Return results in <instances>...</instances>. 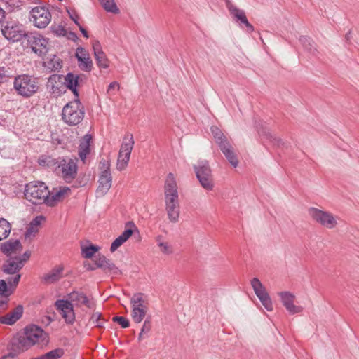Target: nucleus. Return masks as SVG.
<instances>
[{
  "label": "nucleus",
  "mask_w": 359,
  "mask_h": 359,
  "mask_svg": "<svg viewBox=\"0 0 359 359\" xmlns=\"http://www.w3.org/2000/svg\"><path fill=\"white\" fill-rule=\"evenodd\" d=\"M13 88L18 95L28 98L38 92L39 79L27 74L18 75L14 79Z\"/></svg>",
  "instance_id": "nucleus-1"
},
{
  "label": "nucleus",
  "mask_w": 359,
  "mask_h": 359,
  "mask_svg": "<svg viewBox=\"0 0 359 359\" xmlns=\"http://www.w3.org/2000/svg\"><path fill=\"white\" fill-rule=\"evenodd\" d=\"M85 109L79 98L66 104L62 111V118L69 126H77L84 118Z\"/></svg>",
  "instance_id": "nucleus-2"
},
{
  "label": "nucleus",
  "mask_w": 359,
  "mask_h": 359,
  "mask_svg": "<svg viewBox=\"0 0 359 359\" xmlns=\"http://www.w3.org/2000/svg\"><path fill=\"white\" fill-rule=\"evenodd\" d=\"M49 194L48 187L42 182L27 184L24 191L25 198L34 205L46 204Z\"/></svg>",
  "instance_id": "nucleus-3"
},
{
  "label": "nucleus",
  "mask_w": 359,
  "mask_h": 359,
  "mask_svg": "<svg viewBox=\"0 0 359 359\" xmlns=\"http://www.w3.org/2000/svg\"><path fill=\"white\" fill-rule=\"evenodd\" d=\"M210 130L216 144L227 161L233 167L236 168L238 164V160L227 137L217 126H212Z\"/></svg>",
  "instance_id": "nucleus-4"
},
{
  "label": "nucleus",
  "mask_w": 359,
  "mask_h": 359,
  "mask_svg": "<svg viewBox=\"0 0 359 359\" xmlns=\"http://www.w3.org/2000/svg\"><path fill=\"white\" fill-rule=\"evenodd\" d=\"M194 170L201 187L206 191H212L215 184L208 161H198L197 164L194 165Z\"/></svg>",
  "instance_id": "nucleus-5"
},
{
  "label": "nucleus",
  "mask_w": 359,
  "mask_h": 359,
  "mask_svg": "<svg viewBox=\"0 0 359 359\" xmlns=\"http://www.w3.org/2000/svg\"><path fill=\"white\" fill-rule=\"evenodd\" d=\"M25 39L27 47H29L39 56H42L48 51V39L41 34L36 32H28Z\"/></svg>",
  "instance_id": "nucleus-6"
},
{
  "label": "nucleus",
  "mask_w": 359,
  "mask_h": 359,
  "mask_svg": "<svg viewBox=\"0 0 359 359\" xmlns=\"http://www.w3.org/2000/svg\"><path fill=\"white\" fill-rule=\"evenodd\" d=\"M52 18L48 8L44 6H36L33 8L29 15V20L34 27L43 29L47 27Z\"/></svg>",
  "instance_id": "nucleus-7"
},
{
  "label": "nucleus",
  "mask_w": 359,
  "mask_h": 359,
  "mask_svg": "<svg viewBox=\"0 0 359 359\" xmlns=\"http://www.w3.org/2000/svg\"><path fill=\"white\" fill-rule=\"evenodd\" d=\"M1 32L5 38L12 42L20 41L23 38L25 39L28 34L22 25L15 22H6V25L2 26Z\"/></svg>",
  "instance_id": "nucleus-8"
},
{
  "label": "nucleus",
  "mask_w": 359,
  "mask_h": 359,
  "mask_svg": "<svg viewBox=\"0 0 359 359\" xmlns=\"http://www.w3.org/2000/svg\"><path fill=\"white\" fill-rule=\"evenodd\" d=\"M57 168L61 172V175L64 180L69 183L75 179L78 166L76 160L72 158H62L57 163Z\"/></svg>",
  "instance_id": "nucleus-9"
},
{
  "label": "nucleus",
  "mask_w": 359,
  "mask_h": 359,
  "mask_svg": "<svg viewBox=\"0 0 359 359\" xmlns=\"http://www.w3.org/2000/svg\"><path fill=\"white\" fill-rule=\"evenodd\" d=\"M25 334L29 341L33 343V346L38 344L40 346L47 345L49 342L48 334L39 326L30 325L25 328Z\"/></svg>",
  "instance_id": "nucleus-10"
},
{
  "label": "nucleus",
  "mask_w": 359,
  "mask_h": 359,
  "mask_svg": "<svg viewBox=\"0 0 359 359\" xmlns=\"http://www.w3.org/2000/svg\"><path fill=\"white\" fill-rule=\"evenodd\" d=\"M309 214L313 220L327 229H333L337 224V222L332 214L316 208H310Z\"/></svg>",
  "instance_id": "nucleus-11"
},
{
  "label": "nucleus",
  "mask_w": 359,
  "mask_h": 359,
  "mask_svg": "<svg viewBox=\"0 0 359 359\" xmlns=\"http://www.w3.org/2000/svg\"><path fill=\"white\" fill-rule=\"evenodd\" d=\"M226 4L231 17L233 20L238 24L239 27L241 28H243L244 27H246V31L248 33L254 32V27L248 20L245 11L237 8L229 1H226Z\"/></svg>",
  "instance_id": "nucleus-12"
},
{
  "label": "nucleus",
  "mask_w": 359,
  "mask_h": 359,
  "mask_svg": "<svg viewBox=\"0 0 359 359\" xmlns=\"http://www.w3.org/2000/svg\"><path fill=\"white\" fill-rule=\"evenodd\" d=\"M55 306L67 324L72 325L74 323L75 313L73 305L69 300L58 299L55 302Z\"/></svg>",
  "instance_id": "nucleus-13"
},
{
  "label": "nucleus",
  "mask_w": 359,
  "mask_h": 359,
  "mask_svg": "<svg viewBox=\"0 0 359 359\" xmlns=\"http://www.w3.org/2000/svg\"><path fill=\"white\" fill-rule=\"evenodd\" d=\"M178 187L174 175L172 172L168 174L165 184V201H179Z\"/></svg>",
  "instance_id": "nucleus-14"
},
{
  "label": "nucleus",
  "mask_w": 359,
  "mask_h": 359,
  "mask_svg": "<svg viewBox=\"0 0 359 359\" xmlns=\"http://www.w3.org/2000/svg\"><path fill=\"white\" fill-rule=\"evenodd\" d=\"M86 80L83 74H76L73 72H69L65 76V86L70 90L75 98H79V93L77 87L79 86Z\"/></svg>",
  "instance_id": "nucleus-15"
},
{
  "label": "nucleus",
  "mask_w": 359,
  "mask_h": 359,
  "mask_svg": "<svg viewBox=\"0 0 359 359\" xmlns=\"http://www.w3.org/2000/svg\"><path fill=\"white\" fill-rule=\"evenodd\" d=\"M97 264V267L101 269L105 273H109L114 276H118L121 274V270L111 262L107 259L104 255H99L95 257L93 260Z\"/></svg>",
  "instance_id": "nucleus-16"
},
{
  "label": "nucleus",
  "mask_w": 359,
  "mask_h": 359,
  "mask_svg": "<svg viewBox=\"0 0 359 359\" xmlns=\"http://www.w3.org/2000/svg\"><path fill=\"white\" fill-rule=\"evenodd\" d=\"M283 305L290 314H295L302 311V306L294 304L295 296L290 292H280L278 293Z\"/></svg>",
  "instance_id": "nucleus-17"
},
{
  "label": "nucleus",
  "mask_w": 359,
  "mask_h": 359,
  "mask_svg": "<svg viewBox=\"0 0 359 359\" xmlns=\"http://www.w3.org/2000/svg\"><path fill=\"white\" fill-rule=\"evenodd\" d=\"M32 346L33 343L29 341L24 332L21 335L13 337L11 343V350L18 353V355L20 353L28 350Z\"/></svg>",
  "instance_id": "nucleus-18"
},
{
  "label": "nucleus",
  "mask_w": 359,
  "mask_h": 359,
  "mask_svg": "<svg viewBox=\"0 0 359 359\" xmlns=\"http://www.w3.org/2000/svg\"><path fill=\"white\" fill-rule=\"evenodd\" d=\"M98 187L97 194L100 196H104L111 187L112 177L110 170L101 171L98 180Z\"/></svg>",
  "instance_id": "nucleus-19"
},
{
  "label": "nucleus",
  "mask_w": 359,
  "mask_h": 359,
  "mask_svg": "<svg viewBox=\"0 0 359 359\" xmlns=\"http://www.w3.org/2000/svg\"><path fill=\"white\" fill-rule=\"evenodd\" d=\"M48 86L52 94L55 96H60L65 92V86L61 81V76L57 74H53L48 79Z\"/></svg>",
  "instance_id": "nucleus-20"
},
{
  "label": "nucleus",
  "mask_w": 359,
  "mask_h": 359,
  "mask_svg": "<svg viewBox=\"0 0 359 359\" xmlns=\"http://www.w3.org/2000/svg\"><path fill=\"white\" fill-rule=\"evenodd\" d=\"M23 267L20 257L8 259L3 265L2 270L6 274H17Z\"/></svg>",
  "instance_id": "nucleus-21"
},
{
  "label": "nucleus",
  "mask_w": 359,
  "mask_h": 359,
  "mask_svg": "<svg viewBox=\"0 0 359 359\" xmlns=\"http://www.w3.org/2000/svg\"><path fill=\"white\" fill-rule=\"evenodd\" d=\"M69 192H70V189L66 187H60L59 189H53L52 191H50L46 205L50 207L54 206L62 201Z\"/></svg>",
  "instance_id": "nucleus-22"
},
{
  "label": "nucleus",
  "mask_w": 359,
  "mask_h": 359,
  "mask_svg": "<svg viewBox=\"0 0 359 359\" xmlns=\"http://www.w3.org/2000/svg\"><path fill=\"white\" fill-rule=\"evenodd\" d=\"M23 306H17L12 311L0 318V323L6 325H13L16 323L23 314Z\"/></svg>",
  "instance_id": "nucleus-23"
},
{
  "label": "nucleus",
  "mask_w": 359,
  "mask_h": 359,
  "mask_svg": "<svg viewBox=\"0 0 359 359\" xmlns=\"http://www.w3.org/2000/svg\"><path fill=\"white\" fill-rule=\"evenodd\" d=\"M165 210L169 220L171 222L176 223L180 217V202L179 201H165Z\"/></svg>",
  "instance_id": "nucleus-24"
},
{
  "label": "nucleus",
  "mask_w": 359,
  "mask_h": 359,
  "mask_svg": "<svg viewBox=\"0 0 359 359\" xmlns=\"http://www.w3.org/2000/svg\"><path fill=\"white\" fill-rule=\"evenodd\" d=\"M93 48L97 66L100 68H107L109 62L105 53L102 51L100 43L99 42L95 43L93 46Z\"/></svg>",
  "instance_id": "nucleus-25"
},
{
  "label": "nucleus",
  "mask_w": 359,
  "mask_h": 359,
  "mask_svg": "<svg viewBox=\"0 0 359 359\" xmlns=\"http://www.w3.org/2000/svg\"><path fill=\"white\" fill-rule=\"evenodd\" d=\"M69 302H75L76 305H85L89 309H92L93 303L90 302L87 296L81 292L73 291L68 294Z\"/></svg>",
  "instance_id": "nucleus-26"
},
{
  "label": "nucleus",
  "mask_w": 359,
  "mask_h": 359,
  "mask_svg": "<svg viewBox=\"0 0 359 359\" xmlns=\"http://www.w3.org/2000/svg\"><path fill=\"white\" fill-rule=\"evenodd\" d=\"M135 142L132 134L124 137L123 142L119 151L120 157L125 156V158L130 159L131 151L133 150Z\"/></svg>",
  "instance_id": "nucleus-27"
},
{
  "label": "nucleus",
  "mask_w": 359,
  "mask_h": 359,
  "mask_svg": "<svg viewBox=\"0 0 359 359\" xmlns=\"http://www.w3.org/2000/svg\"><path fill=\"white\" fill-rule=\"evenodd\" d=\"M92 136L90 134H86L79 146V156L82 161H85L86 156L90 154V145Z\"/></svg>",
  "instance_id": "nucleus-28"
},
{
  "label": "nucleus",
  "mask_w": 359,
  "mask_h": 359,
  "mask_svg": "<svg viewBox=\"0 0 359 359\" xmlns=\"http://www.w3.org/2000/svg\"><path fill=\"white\" fill-rule=\"evenodd\" d=\"M92 136L90 134H86L79 146V156L82 161H85L86 156L90 154V145Z\"/></svg>",
  "instance_id": "nucleus-29"
},
{
  "label": "nucleus",
  "mask_w": 359,
  "mask_h": 359,
  "mask_svg": "<svg viewBox=\"0 0 359 359\" xmlns=\"http://www.w3.org/2000/svg\"><path fill=\"white\" fill-rule=\"evenodd\" d=\"M62 271L63 267L62 266L55 267L49 273L43 276V282L46 284H51L58 281L62 278Z\"/></svg>",
  "instance_id": "nucleus-30"
},
{
  "label": "nucleus",
  "mask_w": 359,
  "mask_h": 359,
  "mask_svg": "<svg viewBox=\"0 0 359 359\" xmlns=\"http://www.w3.org/2000/svg\"><path fill=\"white\" fill-rule=\"evenodd\" d=\"M256 127L260 136H262L264 138H266L278 147L283 144L282 140L280 138L273 136L269 130L266 127H264L262 124H257Z\"/></svg>",
  "instance_id": "nucleus-31"
},
{
  "label": "nucleus",
  "mask_w": 359,
  "mask_h": 359,
  "mask_svg": "<svg viewBox=\"0 0 359 359\" xmlns=\"http://www.w3.org/2000/svg\"><path fill=\"white\" fill-rule=\"evenodd\" d=\"M18 248L22 249V245L19 240L10 239L1 245V250L6 255H9Z\"/></svg>",
  "instance_id": "nucleus-32"
},
{
  "label": "nucleus",
  "mask_w": 359,
  "mask_h": 359,
  "mask_svg": "<svg viewBox=\"0 0 359 359\" xmlns=\"http://www.w3.org/2000/svg\"><path fill=\"white\" fill-rule=\"evenodd\" d=\"M251 285L258 299L260 300L264 297L269 295L266 288L257 278H253L251 280Z\"/></svg>",
  "instance_id": "nucleus-33"
},
{
  "label": "nucleus",
  "mask_w": 359,
  "mask_h": 359,
  "mask_svg": "<svg viewBox=\"0 0 359 359\" xmlns=\"http://www.w3.org/2000/svg\"><path fill=\"white\" fill-rule=\"evenodd\" d=\"M299 42L308 53L313 55H316L318 50L316 48L314 41L309 37L302 36L299 37Z\"/></svg>",
  "instance_id": "nucleus-34"
},
{
  "label": "nucleus",
  "mask_w": 359,
  "mask_h": 359,
  "mask_svg": "<svg viewBox=\"0 0 359 359\" xmlns=\"http://www.w3.org/2000/svg\"><path fill=\"white\" fill-rule=\"evenodd\" d=\"M102 8L107 11L114 14L120 13L114 0H98Z\"/></svg>",
  "instance_id": "nucleus-35"
},
{
  "label": "nucleus",
  "mask_w": 359,
  "mask_h": 359,
  "mask_svg": "<svg viewBox=\"0 0 359 359\" xmlns=\"http://www.w3.org/2000/svg\"><path fill=\"white\" fill-rule=\"evenodd\" d=\"M97 245L90 244L89 245H81V255L85 259H90L99 250Z\"/></svg>",
  "instance_id": "nucleus-36"
},
{
  "label": "nucleus",
  "mask_w": 359,
  "mask_h": 359,
  "mask_svg": "<svg viewBox=\"0 0 359 359\" xmlns=\"http://www.w3.org/2000/svg\"><path fill=\"white\" fill-rule=\"evenodd\" d=\"M10 223L4 218H0V241L6 238L11 232Z\"/></svg>",
  "instance_id": "nucleus-37"
},
{
  "label": "nucleus",
  "mask_w": 359,
  "mask_h": 359,
  "mask_svg": "<svg viewBox=\"0 0 359 359\" xmlns=\"http://www.w3.org/2000/svg\"><path fill=\"white\" fill-rule=\"evenodd\" d=\"M132 307H137L139 309H144L147 311V306L145 304L144 300L143 299L142 293L135 294L130 299Z\"/></svg>",
  "instance_id": "nucleus-38"
},
{
  "label": "nucleus",
  "mask_w": 359,
  "mask_h": 359,
  "mask_svg": "<svg viewBox=\"0 0 359 359\" xmlns=\"http://www.w3.org/2000/svg\"><path fill=\"white\" fill-rule=\"evenodd\" d=\"M146 309L133 307L132 310V318L135 323H140L144 319L147 313Z\"/></svg>",
  "instance_id": "nucleus-39"
},
{
  "label": "nucleus",
  "mask_w": 359,
  "mask_h": 359,
  "mask_svg": "<svg viewBox=\"0 0 359 359\" xmlns=\"http://www.w3.org/2000/svg\"><path fill=\"white\" fill-rule=\"evenodd\" d=\"M58 161L56 159L49 156H41L38 159V163L43 167L50 168L53 165H56Z\"/></svg>",
  "instance_id": "nucleus-40"
},
{
  "label": "nucleus",
  "mask_w": 359,
  "mask_h": 359,
  "mask_svg": "<svg viewBox=\"0 0 359 359\" xmlns=\"http://www.w3.org/2000/svg\"><path fill=\"white\" fill-rule=\"evenodd\" d=\"M90 321L95 327L102 328L104 327L106 320L102 318L101 313L94 312L90 317Z\"/></svg>",
  "instance_id": "nucleus-41"
},
{
  "label": "nucleus",
  "mask_w": 359,
  "mask_h": 359,
  "mask_svg": "<svg viewBox=\"0 0 359 359\" xmlns=\"http://www.w3.org/2000/svg\"><path fill=\"white\" fill-rule=\"evenodd\" d=\"M78 63L79 67L83 71L89 72L93 69V61L90 58H87V60L79 58Z\"/></svg>",
  "instance_id": "nucleus-42"
},
{
  "label": "nucleus",
  "mask_w": 359,
  "mask_h": 359,
  "mask_svg": "<svg viewBox=\"0 0 359 359\" xmlns=\"http://www.w3.org/2000/svg\"><path fill=\"white\" fill-rule=\"evenodd\" d=\"M20 278H21V275L20 273H17L13 277L8 278L7 280H6L8 286L10 287V289L11 290L13 293L15 290V289L20 282Z\"/></svg>",
  "instance_id": "nucleus-43"
},
{
  "label": "nucleus",
  "mask_w": 359,
  "mask_h": 359,
  "mask_svg": "<svg viewBox=\"0 0 359 359\" xmlns=\"http://www.w3.org/2000/svg\"><path fill=\"white\" fill-rule=\"evenodd\" d=\"M13 294V292L8 286L7 283L4 280H0V296L8 297Z\"/></svg>",
  "instance_id": "nucleus-44"
},
{
  "label": "nucleus",
  "mask_w": 359,
  "mask_h": 359,
  "mask_svg": "<svg viewBox=\"0 0 359 359\" xmlns=\"http://www.w3.org/2000/svg\"><path fill=\"white\" fill-rule=\"evenodd\" d=\"M161 236H158L156 238L158 245L161 248V251L165 255H169L172 253V250L169 244L166 242L161 241Z\"/></svg>",
  "instance_id": "nucleus-45"
},
{
  "label": "nucleus",
  "mask_w": 359,
  "mask_h": 359,
  "mask_svg": "<svg viewBox=\"0 0 359 359\" xmlns=\"http://www.w3.org/2000/svg\"><path fill=\"white\" fill-rule=\"evenodd\" d=\"M47 67L52 71H56L61 69L62 62L59 58L54 55V57L51 59L49 62H48Z\"/></svg>",
  "instance_id": "nucleus-46"
},
{
  "label": "nucleus",
  "mask_w": 359,
  "mask_h": 359,
  "mask_svg": "<svg viewBox=\"0 0 359 359\" xmlns=\"http://www.w3.org/2000/svg\"><path fill=\"white\" fill-rule=\"evenodd\" d=\"M112 320L118 323L122 328H127L130 326L129 320L123 316H114Z\"/></svg>",
  "instance_id": "nucleus-47"
},
{
  "label": "nucleus",
  "mask_w": 359,
  "mask_h": 359,
  "mask_svg": "<svg viewBox=\"0 0 359 359\" xmlns=\"http://www.w3.org/2000/svg\"><path fill=\"white\" fill-rule=\"evenodd\" d=\"M39 231V228L36 226H32L31 224H29L26 229V231L25 233V238H30L32 237H34L36 234Z\"/></svg>",
  "instance_id": "nucleus-48"
},
{
  "label": "nucleus",
  "mask_w": 359,
  "mask_h": 359,
  "mask_svg": "<svg viewBox=\"0 0 359 359\" xmlns=\"http://www.w3.org/2000/svg\"><path fill=\"white\" fill-rule=\"evenodd\" d=\"M75 57L79 61V58H81L82 60H87V58H90L88 53L82 47H79L76 48Z\"/></svg>",
  "instance_id": "nucleus-49"
},
{
  "label": "nucleus",
  "mask_w": 359,
  "mask_h": 359,
  "mask_svg": "<svg viewBox=\"0 0 359 359\" xmlns=\"http://www.w3.org/2000/svg\"><path fill=\"white\" fill-rule=\"evenodd\" d=\"M125 158V156L120 157V154H118V160H117V165L116 168L118 170H123L126 168V167L128 165V161L130 159Z\"/></svg>",
  "instance_id": "nucleus-50"
},
{
  "label": "nucleus",
  "mask_w": 359,
  "mask_h": 359,
  "mask_svg": "<svg viewBox=\"0 0 359 359\" xmlns=\"http://www.w3.org/2000/svg\"><path fill=\"white\" fill-rule=\"evenodd\" d=\"M259 301L267 311H271L273 310V304L269 295L261 299Z\"/></svg>",
  "instance_id": "nucleus-51"
},
{
  "label": "nucleus",
  "mask_w": 359,
  "mask_h": 359,
  "mask_svg": "<svg viewBox=\"0 0 359 359\" xmlns=\"http://www.w3.org/2000/svg\"><path fill=\"white\" fill-rule=\"evenodd\" d=\"M151 329V317L149 316L144 320V324L142 327L141 331H142V332H144V334H147L149 332Z\"/></svg>",
  "instance_id": "nucleus-52"
},
{
  "label": "nucleus",
  "mask_w": 359,
  "mask_h": 359,
  "mask_svg": "<svg viewBox=\"0 0 359 359\" xmlns=\"http://www.w3.org/2000/svg\"><path fill=\"white\" fill-rule=\"evenodd\" d=\"M69 18L76 25H79V15L74 9L67 8Z\"/></svg>",
  "instance_id": "nucleus-53"
},
{
  "label": "nucleus",
  "mask_w": 359,
  "mask_h": 359,
  "mask_svg": "<svg viewBox=\"0 0 359 359\" xmlns=\"http://www.w3.org/2000/svg\"><path fill=\"white\" fill-rule=\"evenodd\" d=\"M125 242L118 236L111 243L110 250L111 252H115Z\"/></svg>",
  "instance_id": "nucleus-54"
},
{
  "label": "nucleus",
  "mask_w": 359,
  "mask_h": 359,
  "mask_svg": "<svg viewBox=\"0 0 359 359\" xmlns=\"http://www.w3.org/2000/svg\"><path fill=\"white\" fill-rule=\"evenodd\" d=\"M9 74L5 67H0V83H5L8 80Z\"/></svg>",
  "instance_id": "nucleus-55"
},
{
  "label": "nucleus",
  "mask_w": 359,
  "mask_h": 359,
  "mask_svg": "<svg viewBox=\"0 0 359 359\" xmlns=\"http://www.w3.org/2000/svg\"><path fill=\"white\" fill-rule=\"evenodd\" d=\"M53 31L57 36H65L67 34V30L62 25L53 27Z\"/></svg>",
  "instance_id": "nucleus-56"
},
{
  "label": "nucleus",
  "mask_w": 359,
  "mask_h": 359,
  "mask_svg": "<svg viewBox=\"0 0 359 359\" xmlns=\"http://www.w3.org/2000/svg\"><path fill=\"white\" fill-rule=\"evenodd\" d=\"M133 233V231L131 229H126L119 236L124 242H126Z\"/></svg>",
  "instance_id": "nucleus-57"
},
{
  "label": "nucleus",
  "mask_w": 359,
  "mask_h": 359,
  "mask_svg": "<svg viewBox=\"0 0 359 359\" xmlns=\"http://www.w3.org/2000/svg\"><path fill=\"white\" fill-rule=\"evenodd\" d=\"M43 220H45V217L43 216H42V215L36 216L32 220V222L29 224H31L34 226H35L37 228H39V226H40V224Z\"/></svg>",
  "instance_id": "nucleus-58"
},
{
  "label": "nucleus",
  "mask_w": 359,
  "mask_h": 359,
  "mask_svg": "<svg viewBox=\"0 0 359 359\" xmlns=\"http://www.w3.org/2000/svg\"><path fill=\"white\" fill-rule=\"evenodd\" d=\"M100 169L101 171L110 170V163L109 161L102 159L100 162Z\"/></svg>",
  "instance_id": "nucleus-59"
},
{
  "label": "nucleus",
  "mask_w": 359,
  "mask_h": 359,
  "mask_svg": "<svg viewBox=\"0 0 359 359\" xmlns=\"http://www.w3.org/2000/svg\"><path fill=\"white\" fill-rule=\"evenodd\" d=\"M119 88V84L116 81L111 82L107 88V93L109 94H113V91Z\"/></svg>",
  "instance_id": "nucleus-60"
},
{
  "label": "nucleus",
  "mask_w": 359,
  "mask_h": 359,
  "mask_svg": "<svg viewBox=\"0 0 359 359\" xmlns=\"http://www.w3.org/2000/svg\"><path fill=\"white\" fill-rule=\"evenodd\" d=\"M18 355V353L11 351L8 354L3 355L0 359H14Z\"/></svg>",
  "instance_id": "nucleus-61"
},
{
  "label": "nucleus",
  "mask_w": 359,
  "mask_h": 359,
  "mask_svg": "<svg viewBox=\"0 0 359 359\" xmlns=\"http://www.w3.org/2000/svg\"><path fill=\"white\" fill-rule=\"evenodd\" d=\"M31 253L29 251H26L24 252L22 257H20V261L22 262V264L24 265L25 262H26L29 258L30 257Z\"/></svg>",
  "instance_id": "nucleus-62"
},
{
  "label": "nucleus",
  "mask_w": 359,
  "mask_h": 359,
  "mask_svg": "<svg viewBox=\"0 0 359 359\" xmlns=\"http://www.w3.org/2000/svg\"><path fill=\"white\" fill-rule=\"evenodd\" d=\"M94 263H95V262H94ZM84 267L88 271H95V269H99V267H97V264H91L90 263H88V264L85 263L84 264Z\"/></svg>",
  "instance_id": "nucleus-63"
},
{
  "label": "nucleus",
  "mask_w": 359,
  "mask_h": 359,
  "mask_svg": "<svg viewBox=\"0 0 359 359\" xmlns=\"http://www.w3.org/2000/svg\"><path fill=\"white\" fill-rule=\"evenodd\" d=\"M67 38L69 40H72L73 41H76L78 39L77 34L75 32H69Z\"/></svg>",
  "instance_id": "nucleus-64"
}]
</instances>
